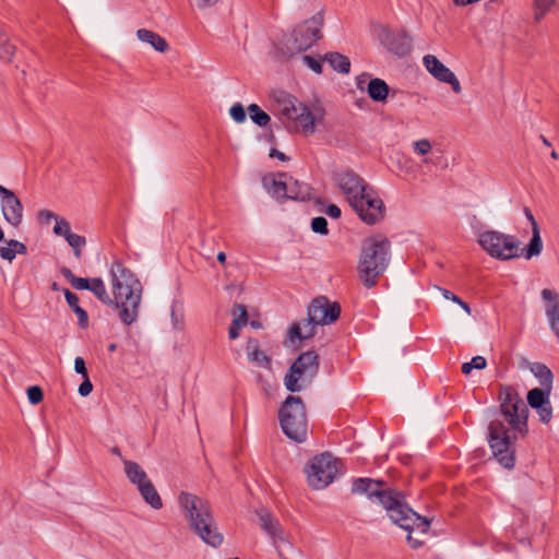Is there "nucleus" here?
Listing matches in <instances>:
<instances>
[{
  "label": "nucleus",
  "instance_id": "nucleus-41",
  "mask_svg": "<svg viewBox=\"0 0 559 559\" xmlns=\"http://www.w3.org/2000/svg\"><path fill=\"white\" fill-rule=\"evenodd\" d=\"M28 402L37 405L44 400V391L39 385H32L26 390Z\"/></svg>",
  "mask_w": 559,
  "mask_h": 559
},
{
  "label": "nucleus",
  "instance_id": "nucleus-34",
  "mask_svg": "<svg viewBox=\"0 0 559 559\" xmlns=\"http://www.w3.org/2000/svg\"><path fill=\"white\" fill-rule=\"evenodd\" d=\"M247 111L252 122L259 127H266L271 121L270 115L262 110L257 104H250Z\"/></svg>",
  "mask_w": 559,
  "mask_h": 559
},
{
  "label": "nucleus",
  "instance_id": "nucleus-31",
  "mask_svg": "<svg viewBox=\"0 0 559 559\" xmlns=\"http://www.w3.org/2000/svg\"><path fill=\"white\" fill-rule=\"evenodd\" d=\"M551 391L552 389L548 388L531 389L526 394V405L531 406L532 408L544 405L545 403L550 401Z\"/></svg>",
  "mask_w": 559,
  "mask_h": 559
},
{
  "label": "nucleus",
  "instance_id": "nucleus-49",
  "mask_svg": "<svg viewBox=\"0 0 559 559\" xmlns=\"http://www.w3.org/2000/svg\"><path fill=\"white\" fill-rule=\"evenodd\" d=\"M0 257L3 260H7V261L11 262L15 258V250H13V248L10 247V246L1 247L0 248Z\"/></svg>",
  "mask_w": 559,
  "mask_h": 559
},
{
  "label": "nucleus",
  "instance_id": "nucleus-36",
  "mask_svg": "<svg viewBox=\"0 0 559 559\" xmlns=\"http://www.w3.org/2000/svg\"><path fill=\"white\" fill-rule=\"evenodd\" d=\"M64 238L69 246L73 248L74 255L80 259L82 255V248L86 245L85 237L71 231L66 235Z\"/></svg>",
  "mask_w": 559,
  "mask_h": 559
},
{
  "label": "nucleus",
  "instance_id": "nucleus-23",
  "mask_svg": "<svg viewBox=\"0 0 559 559\" xmlns=\"http://www.w3.org/2000/svg\"><path fill=\"white\" fill-rule=\"evenodd\" d=\"M423 60L428 72L440 82H444L453 73L433 55H427Z\"/></svg>",
  "mask_w": 559,
  "mask_h": 559
},
{
  "label": "nucleus",
  "instance_id": "nucleus-56",
  "mask_svg": "<svg viewBox=\"0 0 559 559\" xmlns=\"http://www.w3.org/2000/svg\"><path fill=\"white\" fill-rule=\"evenodd\" d=\"M171 319H173L174 326L176 329H181L182 322L176 316L175 307H173V309H171Z\"/></svg>",
  "mask_w": 559,
  "mask_h": 559
},
{
  "label": "nucleus",
  "instance_id": "nucleus-33",
  "mask_svg": "<svg viewBox=\"0 0 559 559\" xmlns=\"http://www.w3.org/2000/svg\"><path fill=\"white\" fill-rule=\"evenodd\" d=\"M15 53V46L10 43L8 34L0 26V60L11 62Z\"/></svg>",
  "mask_w": 559,
  "mask_h": 559
},
{
  "label": "nucleus",
  "instance_id": "nucleus-53",
  "mask_svg": "<svg viewBox=\"0 0 559 559\" xmlns=\"http://www.w3.org/2000/svg\"><path fill=\"white\" fill-rule=\"evenodd\" d=\"M38 218L49 223L50 219L57 221L59 216L49 210H40L38 212Z\"/></svg>",
  "mask_w": 559,
  "mask_h": 559
},
{
  "label": "nucleus",
  "instance_id": "nucleus-5",
  "mask_svg": "<svg viewBox=\"0 0 559 559\" xmlns=\"http://www.w3.org/2000/svg\"><path fill=\"white\" fill-rule=\"evenodd\" d=\"M178 503L189 522V528L205 544L217 548L223 542V534L218 532L210 502L197 495L181 491Z\"/></svg>",
  "mask_w": 559,
  "mask_h": 559
},
{
  "label": "nucleus",
  "instance_id": "nucleus-30",
  "mask_svg": "<svg viewBox=\"0 0 559 559\" xmlns=\"http://www.w3.org/2000/svg\"><path fill=\"white\" fill-rule=\"evenodd\" d=\"M139 492L143 500L153 509L159 510L163 508L162 498L152 481L141 486Z\"/></svg>",
  "mask_w": 559,
  "mask_h": 559
},
{
  "label": "nucleus",
  "instance_id": "nucleus-27",
  "mask_svg": "<svg viewBox=\"0 0 559 559\" xmlns=\"http://www.w3.org/2000/svg\"><path fill=\"white\" fill-rule=\"evenodd\" d=\"M63 295L68 306L78 316L79 326L81 329H86L88 326V314L82 307L79 306V297L68 288H63Z\"/></svg>",
  "mask_w": 559,
  "mask_h": 559
},
{
  "label": "nucleus",
  "instance_id": "nucleus-55",
  "mask_svg": "<svg viewBox=\"0 0 559 559\" xmlns=\"http://www.w3.org/2000/svg\"><path fill=\"white\" fill-rule=\"evenodd\" d=\"M197 1V5L201 9H204V8H207V7H212L214 4H216L219 0H195Z\"/></svg>",
  "mask_w": 559,
  "mask_h": 559
},
{
  "label": "nucleus",
  "instance_id": "nucleus-13",
  "mask_svg": "<svg viewBox=\"0 0 559 559\" xmlns=\"http://www.w3.org/2000/svg\"><path fill=\"white\" fill-rule=\"evenodd\" d=\"M340 316L341 305L337 301H331L326 296H319L308 306L307 319H304V322L330 325L336 322Z\"/></svg>",
  "mask_w": 559,
  "mask_h": 559
},
{
  "label": "nucleus",
  "instance_id": "nucleus-51",
  "mask_svg": "<svg viewBox=\"0 0 559 559\" xmlns=\"http://www.w3.org/2000/svg\"><path fill=\"white\" fill-rule=\"evenodd\" d=\"M443 83L450 84L453 92L456 94L461 93L462 91L461 83L454 73H452Z\"/></svg>",
  "mask_w": 559,
  "mask_h": 559
},
{
  "label": "nucleus",
  "instance_id": "nucleus-58",
  "mask_svg": "<svg viewBox=\"0 0 559 559\" xmlns=\"http://www.w3.org/2000/svg\"><path fill=\"white\" fill-rule=\"evenodd\" d=\"M547 11H544V10H535V13H534V20L535 22H540L544 16L546 15Z\"/></svg>",
  "mask_w": 559,
  "mask_h": 559
},
{
  "label": "nucleus",
  "instance_id": "nucleus-1",
  "mask_svg": "<svg viewBox=\"0 0 559 559\" xmlns=\"http://www.w3.org/2000/svg\"><path fill=\"white\" fill-rule=\"evenodd\" d=\"M499 407L493 413L499 417L488 425L487 440L495 459L501 466H515V441L528 433L530 411L518 390L509 384H499Z\"/></svg>",
  "mask_w": 559,
  "mask_h": 559
},
{
  "label": "nucleus",
  "instance_id": "nucleus-50",
  "mask_svg": "<svg viewBox=\"0 0 559 559\" xmlns=\"http://www.w3.org/2000/svg\"><path fill=\"white\" fill-rule=\"evenodd\" d=\"M554 3L555 0H534V9L548 12Z\"/></svg>",
  "mask_w": 559,
  "mask_h": 559
},
{
  "label": "nucleus",
  "instance_id": "nucleus-20",
  "mask_svg": "<svg viewBox=\"0 0 559 559\" xmlns=\"http://www.w3.org/2000/svg\"><path fill=\"white\" fill-rule=\"evenodd\" d=\"M248 359L260 367L271 369L272 358L260 349V342L258 338L249 337L246 345Z\"/></svg>",
  "mask_w": 559,
  "mask_h": 559
},
{
  "label": "nucleus",
  "instance_id": "nucleus-42",
  "mask_svg": "<svg viewBox=\"0 0 559 559\" xmlns=\"http://www.w3.org/2000/svg\"><path fill=\"white\" fill-rule=\"evenodd\" d=\"M442 294L445 299L457 304L467 314H471V307L466 301L462 300L459 296L448 289H442Z\"/></svg>",
  "mask_w": 559,
  "mask_h": 559
},
{
  "label": "nucleus",
  "instance_id": "nucleus-57",
  "mask_svg": "<svg viewBox=\"0 0 559 559\" xmlns=\"http://www.w3.org/2000/svg\"><path fill=\"white\" fill-rule=\"evenodd\" d=\"M131 484L135 485L138 490L140 491V487L143 485H146L147 483H151L147 475H145V478L143 480L134 479V481H130Z\"/></svg>",
  "mask_w": 559,
  "mask_h": 559
},
{
  "label": "nucleus",
  "instance_id": "nucleus-35",
  "mask_svg": "<svg viewBox=\"0 0 559 559\" xmlns=\"http://www.w3.org/2000/svg\"><path fill=\"white\" fill-rule=\"evenodd\" d=\"M122 463L129 481H134V479L143 480L145 478L146 473L139 463L127 459H122Z\"/></svg>",
  "mask_w": 559,
  "mask_h": 559
},
{
  "label": "nucleus",
  "instance_id": "nucleus-6",
  "mask_svg": "<svg viewBox=\"0 0 559 559\" xmlns=\"http://www.w3.org/2000/svg\"><path fill=\"white\" fill-rule=\"evenodd\" d=\"M391 259V242L382 236L376 235L362 241L358 277L366 288L377 285L379 277L385 272Z\"/></svg>",
  "mask_w": 559,
  "mask_h": 559
},
{
  "label": "nucleus",
  "instance_id": "nucleus-11",
  "mask_svg": "<svg viewBox=\"0 0 559 559\" xmlns=\"http://www.w3.org/2000/svg\"><path fill=\"white\" fill-rule=\"evenodd\" d=\"M338 461L330 453H323L316 456L306 467L309 485L313 489H323L335 478Z\"/></svg>",
  "mask_w": 559,
  "mask_h": 559
},
{
  "label": "nucleus",
  "instance_id": "nucleus-22",
  "mask_svg": "<svg viewBox=\"0 0 559 559\" xmlns=\"http://www.w3.org/2000/svg\"><path fill=\"white\" fill-rule=\"evenodd\" d=\"M231 313L235 316L228 330L230 340L239 337V331L242 326L248 324L247 307L242 304H234Z\"/></svg>",
  "mask_w": 559,
  "mask_h": 559
},
{
  "label": "nucleus",
  "instance_id": "nucleus-3",
  "mask_svg": "<svg viewBox=\"0 0 559 559\" xmlns=\"http://www.w3.org/2000/svg\"><path fill=\"white\" fill-rule=\"evenodd\" d=\"M112 277L111 298L100 277L91 278L87 290L92 292L103 304L118 312L120 321L129 326L138 320L142 300V284L136 275L120 261H115L110 267Z\"/></svg>",
  "mask_w": 559,
  "mask_h": 559
},
{
  "label": "nucleus",
  "instance_id": "nucleus-26",
  "mask_svg": "<svg viewBox=\"0 0 559 559\" xmlns=\"http://www.w3.org/2000/svg\"><path fill=\"white\" fill-rule=\"evenodd\" d=\"M367 93L373 102L382 103L385 102L389 96L390 86L384 80L374 78L369 81Z\"/></svg>",
  "mask_w": 559,
  "mask_h": 559
},
{
  "label": "nucleus",
  "instance_id": "nucleus-38",
  "mask_svg": "<svg viewBox=\"0 0 559 559\" xmlns=\"http://www.w3.org/2000/svg\"><path fill=\"white\" fill-rule=\"evenodd\" d=\"M533 409L536 411V413H537V415L539 417V420L543 424H549L550 423V420L552 418V406H551L550 401H548L547 403H545L542 406H536Z\"/></svg>",
  "mask_w": 559,
  "mask_h": 559
},
{
  "label": "nucleus",
  "instance_id": "nucleus-62",
  "mask_svg": "<svg viewBox=\"0 0 559 559\" xmlns=\"http://www.w3.org/2000/svg\"><path fill=\"white\" fill-rule=\"evenodd\" d=\"M110 452H111L112 454L117 455V456L122 457V455H121V450H120V448H119V447H112V448H111V450H110Z\"/></svg>",
  "mask_w": 559,
  "mask_h": 559
},
{
  "label": "nucleus",
  "instance_id": "nucleus-46",
  "mask_svg": "<svg viewBox=\"0 0 559 559\" xmlns=\"http://www.w3.org/2000/svg\"><path fill=\"white\" fill-rule=\"evenodd\" d=\"M93 391V384L90 377L83 378V382L79 386V394L83 397L88 396Z\"/></svg>",
  "mask_w": 559,
  "mask_h": 559
},
{
  "label": "nucleus",
  "instance_id": "nucleus-44",
  "mask_svg": "<svg viewBox=\"0 0 559 559\" xmlns=\"http://www.w3.org/2000/svg\"><path fill=\"white\" fill-rule=\"evenodd\" d=\"M414 150L418 155H426L430 152L431 144L427 139H423L414 143Z\"/></svg>",
  "mask_w": 559,
  "mask_h": 559
},
{
  "label": "nucleus",
  "instance_id": "nucleus-15",
  "mask_svg": "<svg viewBox=\"0 0 559 559\" xmlns=\"http://www.w3.org/2000/svg\"><path fill=\"white\" fill-rule=\"evenodd\" d=\"M332 179L335 181L340 190L347 197L349 204L352 203L353 197H358L366 190H371L366 181L352 169L334 171Z\"/></svg>",
  "mask_w": 559,
  "mask_h": 559
},
{
  "label": "nucleus",
  "instance_id": "nucleus-4",
  "mask_svg": "<svg viewBox=\"0 0 559 559\" xmlns=\"http://www.w3.org/2000/svg\"><path fill=\"white\" fill-rule=\"evenodd\" d=\"M523 212L532 226V238L523 249H520L521 242L515 236L497 230H486L479 234L478 243L491 258L508 261L523 255L526 260H530L540 254L543 240L539 226L527 206L524 207Z\"/></svg>",
  "mask_w": 559,
  "mask_h": 559
},
{
  "label": "nucleus",
  "instance_id": "nucleus-29",
  "mask_svg": "<svg viewBox=\"0 0 559 559\" xmlns=\"http://www.w3.org/2000/svg\"><path fill=\"white\" fill-rule=\"evenodd\" d=\"M322 59L325 60L330 67L338 73L348 74L350 71L349 59L340 52H328L322 56Z\"/></svg>",
  "mask_w": 559,
  "mask_h": 559
},
{
  "label": "nucleus",
  "instance_id": "nucleus-19",
  "mask_svg": "<svg viewBox=\"0 0 559 559\" xmlns=\"http://www.w3.org/2000/svg\"><path fill=\"white\" fill-rule=\"evenodd\" d=\"M522 367H526L539 381L540 388L552 389L554 373L549 367L543 362H530L526 358H522Z\"/></svg>",
  "mask_w": 559,
  "mask_h": 559
},
{
  "label": "nucleus",
  "instance_id": "nucleus-39",
  "mask_svg": "<svg viewBox=\"0 0 559 559\" xmlns=\"http://www.w3.org/2000/svg\"><path fill=\"white\" fill-rule=\"evenodd\" d=\"M229 115L237 123H242L247 119V111L241 103H235L229 109Z\"/></svg>",
  "mask_w": 559,
  "mask_h": 559
},
{
  "label": "nucleus",
  "instance_id": "nucleus-54",
  "mask_svg": "<svg viewBox=\"0 0 559 559\" xmlns=\"http://www.w3.org/2000/svg\"><path fill=\"white\" fill-rule=\"evenodd\" d=\"M270 157H276L281 162L289 160V157L287 155H285L283 152L278 151L277 148H271Z\"/></svg>",
  "mask_w": 559,
  "mask_h": 559
},
{
  "label": "nucleus",
  "instance_id": "nucleus-12",
  "mask_svg": "<svg viewBox=\"0 0 559 559\" xmlns=\"http://www.w3.org/2000/svg\"><path fill=\"white\" fill-rule=\"evenodd\" d=\"M371 190H366L360 195L352 198L350 207L358 217L367 225H376L385 216V206L381 198L372 194Z\"/></svg>",
  "mask_w": 559,
  "mask_h": 559
},
{
  "label": "nucleus",
  "instance_id": "nucleus-60",
  "mask_svg": "<svg viewBox=\"0 0 559 559\" xmlns=\"http://www.w3.org/2000/svg\"><path fill=\"white\" fill-rule=\"evenodd\" d=\"M217 261L221 263V264H225L226 262V253L221 251L218 252L217 254Z\"/></svg>",
  "mask_w": 559,
  "mask_h": 559
},
{
  "label": "nucleus",
  "instance_id": "nucleus-48",
  "mask_svg": "<svg viewBox=\"0 0 559 559\" xmlns=\"http://www.w3.org/2000/svg\"><path fill=\"white\" fill-rule=\"evenodd\" d=\"M324 213L333 219H337L342 215V211L336 204H329Z\"/></svg>",
  "mask_w": 559,
  "mask_h": 559
},
{
  "label": "nucleus",
  "instance_id": "nucleus-61",
  "mask_svg": "<svg viewBox=\"0 0 559 559\" xmlns=\"http://www.w3.org/2000/svg\"><path fill=\"white\" fill-rule=\"evenodd\" d=\"M250 325L253 328V329H260L262 328V323L258 320H251L250 321Z\"/></svg>",
  "mask_w": 559,
  "mask_h": 559
},
{
  "label": "nucleus",
  "instance_id": "nucleus-25",
  "mask_svg": "<svg viewBox=\"0 0 559 559\" xmlns=\"http://www.w3.org/2000/svg\"><path fill=\"white\" fill-rule=\"evenodd\" d=\"M136 36L141 41L150 44L158 52H166L169 49L166 39L153 31L140 28L136 32Z\"/></svg>",
  "mask_w": 559,
  "mask_h": 559
},
{
  "label": "nucleus",
  "instance_id": "nucleus-24",
  "mask_svg": "<svg viewBox=\"0 0 559 559\" xmlns=\"http://www.w3.org/2000/svg\"><path fill=\"white\" fill-rule=\"evenodd\" d=\"M259 516V525L262 531L269 534L272 538H282L283 527L280 524L278 520L274 519L269 512H260Z\"/></svg>",
  "mask_w": 559,
  "mask_h": 559
},
{
  "label": "nucleus",
  "instance_id": "nucleus-52",
  "mask_svg": "<svg viewBox=\"0 0 559 559\" xmlns=\"http://www.w3.org/2000/svg\"><path fill=\"white\" fill-rule=\"evenodd\" d=\"M471 364L474 369L483 370L487 366V360L483 356H475L472 358Z\"/></svg>",
  "mask_w": 559,
  "mask_h": 559
},
{
  "label": "nucleus",
  "instance_id": "nucleus-9",
  "mask_svg": "<svg viewBox=\"0 0 559 559\" xmlns=\"http://www.w3.org/2000/svg\"><path fill=\"white\" fill-rule=\"evenodd\" d=\"M320 367V357L314 350L301 353L290 365L284 377V384L292 393L300 392L309 386L317 377Z\"/></svg>",
  "mask_w": 559,
  "mask_h": 559
},
{
  "label": "nucleus",
  "instance_id": "nucleus-10",
  "mask_svg": "<svg viewBox=\"0 0 559 559\" xmlns=\"http://www.w3.org/2000/svg\"><path fill=\"white\" fill-rule=\"evenodd\" d=\"M323 24V11H319L310 19L298 23L292 31V44L287 47L288 55L295 56L304 52L319 41L322 38Z\"/></svg>",
  "mask_w": 559,
  "mask_h": 559
},
{
  "label": "nucleus",
  "instance_id": "nucleus-32",
  "mask_svg": "<svg viewBox=\"0 0 559 559\" xmlns=\"http://www.w3.org/2000/svg\"><path fill=\"white\" fill-rule=\"evenodd\" d=\"M60 273L63 277L71 284L74 289L78 290H87L91 284V278L78 277L73 274V272L67 267L62 266L60 269Z\"/></svg>",
  "mask_w": 559,
  "mask_h": 559
},
{
  "label": "nucleus",
  "instance_id": "nucleus-8",
  "mask_svg": "<svg viewBox=\"0 0 559 559\" xmlns=\"http://www.w3.org/2000/svg\"><path fill=\"white\" fill-rule=\"evenodd\" d=\"M276 102L281 106V115L293 121L295 131L300 128L305 134L313 133L316 122L323 118L322 108L311 111L307 105L288 93L281 92Z\"/></svg>",
  "mask_w": 559,
  "mask_h": 559
},
{
  "label": "nucleus",
  "instance_id": "nucleus-63",
  "mask_svg": "<svg viewBox=\"0 0 559 559\" xmlns=\"http://www.w3.org/2000/svg\"><path fill=\"white\" fill-rule=\"evenodd\" d=\"M116 349H117V344H116V343H111V344H109V346H108V350H109L110 353H114Z\"/></svg>",
  "mask_w": 559,
  "mask_h": 559
},
{
  "label": "nucleus",
  "instance_id": "nucleus-45",
  "mask_svg": "<svg viewBox=\"0 0 559 559\" xmlns=\"http://www.w3.org/2000/svg\"><path fill=\"white\" fill-rule=\"evenodd\" d=\"M74 370L76 373L81 374L83 378L88 377L86 364L82 357H76L74 359Z\"/></svg>",
  "mask_w": 559,
  "mask_h": 559
},
{
  "label": "nucleus",
  "instance_id": "nucleus-2",
  "mask_svg": "<svg viewBox=\"0 0 559 559\" xmlns=\"http://www.w3.org/2000/svg\"><path fill=\"white\" fill-rule=\"evenodd\" d=\"M350 492L353 495H366L368 499H377L386 510L391 521L408 532L407 543L413 549L420 548L425 542L419 537H413L412 533L418 531L427 534L431 520L415 512L405 501V495L395 488L388 486L382 479L359 477L353 480Z\"/></svg>",
  "mask_w": 559,
  "mask_h": 559
},
{
  "label": "nucleus",
  "instance_id": "nucleus-37",
  "mask_svg": "<svg viewBox=\"0 0 559 559\" xmlns=\"http://www.w3.org/2000/svg\"><path fill=\"white\" fill-rule=\"evenodd\" d=\"M302 61L314 73H317V74H321L322 73V71H323L322 62L324 61L322 59V56H319V58H314L312 56L305 55L302 57Z\"/></svg>",
  "mask_w": 559,
  "mask_h": 559
},
{
  "label": "nucleus",
  "instance_id": "nucleus-40",
  "mask_svg": "<svg viewBox=\"0 0 559 559\" xmlns=\"http://www.w3.org/2000/svg\"><path fill=\"white\" fill-rule=\"evenodd\" d=\"M311 229L316 234L320 235H328L329 228H328V221L323 216H317L311 219Z\"/></svg>",
  "mask_w": 559,
  "mask_h": 559
},
{
  "label": "nucleus",
  "instance_id": "nucleus-28",
  "mask_svg": "<svg viewBox=\"0 0 559 559\" xmlns=\"http://www.w3.org/2000/svg\"><path fill=\"white\" fill-rule=\"evenodd\" d=\"M288 199L294 201H308L311 198L312 188L305 182L289 177Z\"/></svg>",
  "mask_w": 559,
  "mask_h": 559
},
{
  "label": "nucleus",
  "instance_id": "nucleus-47",
  "mask_svg": "<svg viewBox=\"0 0 559 559\" xmlns=\"http://www.w3.org/2000/svg\"><path fill=\"white\" fill-rule=\"evenodd\" d=\"M8 246L12 247L13 250H15V255L16 254H26L27 253V247L25 243L19 241V240H15V239H10L7 241Z\"/></svg>",
  "mask_w": 559,
  "mask_h": 559
},
{
  "label": "nucleus",
  "instance_id": "nucleus-14",
  "mask_svg": "<svg viewBox=\"0 0 559 559\" xmlns=\"http://www.w3.org/2000/svg\"><path fill=\"white\" fill-rule=\"evenodd\" d=\"M379 39L390 53L399 58L408 56L413 48V38L405 29L393 32L383 27L379 34Z\"/></svg>",
  "mask_w": 559,
  "mask_h": 559
},
{
  "label": "nucleus",
  "instance_id": "nucleus-18",
  "mask_svg": "<svg viewBox=\"0 0 559 559\" xmlns=\"http://www.w3.org/2000/svg\"><path fill=\"white\" fill-rule=\"evenodd\" d=\"M540 295L545 301L550 302L546 307V316L551 331L559 338V295L548 288H544Z\"/></svg>",
  "mask_w": 559,
  "mask_h": 559
},
{
  "label": "nucleus",
  "instance_id": "nucleus-17",
  "mask_svg": "<svg viewBox=\"0 0 559 559\" xmlns=\"http://www.w3.org/2000/svg\"><path fill=\"white\" fill-rule=\"evenodd\" d=\"M287 174L278 173L263 176L262 185L278 201L288 200L289 182L286 181Z\"/></svg>",
  "mask_w": 559,
  "mask_h": 559
},
{
  "label": "nucleus",
  "instance_id": "nucleus-21",
  "mask_svg": "<svg viewBox=\"0 0 559 559\" xmlns=\"http://www.w3.org/2000/svg\"><path fill=\"white\" fill-rule=\"evenodd\" d=\"M318 323L294 322L288 330V337L292 342L295 340L306 341L312 338L317 334Z\"/></svg>",
  "mask_w": 559,
  "mask_h": 559
},
{
  "label": "nucleus",
  "instance_id": "nucleus-59",
  "mask_svg": "<svg viewBox=\"0 0 559 559\" xmlns=\"http://www.w3.org/2000/svg\"><path fill=\"white\" fill-rule=\"evenodd\" d=\"M473 369H474V368H473V366H472L471 361H468V362H464V364L462 365V372H463L464 374H469V373L472 372V370H473Z\"/></svg>",
  "mask_w": 559,
  "mask_h": 559
},
{
  "label": "nucleus",
  "instance_id": "nucleus-7",
  "mask_svg": "<svg viewBox=\"0 0 559 559\" xmlns=\"http://www.w3.org/2000/svg\"><path fill=\"white\" fill-rule=\"evenodd\" d=\"M280 426L287 438L301 443L307 438L306 405L300 396L288 395L278 408Z\"/></svg>",
  "mask_w": 559,
  "mask_h": 559
},
{
  "label": "nucleus",
  "instance_id": "nucleus-43",
  "mask_svg": "<svg viewBox=\"0 0 559 559\" xmlns=\"http://www.w3.org/2000/svg\"><path fill=\"white\" fill-rule=\"evenodd\" d=\"M53 233L57 236L66 237V235L71 233L70 223L66 218L59 217L56 221V225L53 227Z\"/></svg>",
  "mask_w": 559,
  "mask_h": 559
},
{
  "label": "nucleus",
  "instance_id": "nucleus-16",
  "mask_svg": "<svg viewBox=\"0 0 559 559\" xmlns=\"http://www.w3.org/2000/svg\"><path fill=\"white\" fill-rule=\"evenodd\" d=\"M1 212L3 218L14 228H19L23 221V204L16 194L5 189L1 194Z\"/></svg>",
  "mask_w": 559,
  "mask_h": 559
},
{
  "label": "nucleus",
  "instance_id": "nucleus-64",
  "mask_svg": "<svg viewBox=\"0 0 559 559\" xmlns=\"http://www.w3.org/2000/svg\"><path fill=\"white\" fill-rule=\"evenodd\" d=\"M51 290H53V292H58V290H60V287H59V285H58V283H57V282H53V283L51 284Z\"/></svg>",
  "mask_w": 559,
  "mask_h": 559
}]
</instances>
